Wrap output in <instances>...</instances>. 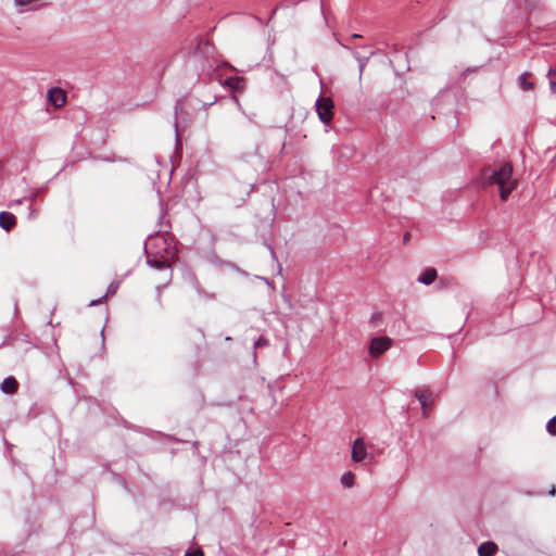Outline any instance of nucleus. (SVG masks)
Segmentation results:
<instances>
[{"label": "nucleus", "instance_id": "f03ea898", "mask_svg": "<svg viewBox=\"0 0 556 556\" xmlns=\"http://www.w3.org/2000/svg\"><path fill=\"white\" fill-rule=\"evenodd\" d=\"M152 244H155V245H159V244H164L166 245L164 251H165V255H162L161 256V260H152V258H148V264H150L151 266H154L155 268H163V267H166L168 268L169 267V264H168V258L173 257L175 255V248L170 247V244L167 243L166 239L163 237V236H157L153 239L152 242H150L148 244V249L150 251V253L154 254V255H157L160 252L156 251V252H153L152 251Z\"/></svg>", "mask_w": 556, "mask_h": 556}, {"label": "nucleus", "instance_id": "f8f14e48", "mask_svg": "<svg viewBox=\"0 0 556 556\" xmlns=\"http://www.w3.org/2000/svg\"><path fill=\"white\" fill-rule=\"evenodd\" d=\"M117 289H118V282H112L108 288L106 294L98 300L90 301L89 305L93 306L98 303H101L108 295H113Z\"/></svg>", "mask_w": 556, "mask_h": 556}, {"label": "nucleus", "instance_id": "423d86ee", "mask_svg": "<svg viewBox=\"0 0 556 556\" xmlns=\"http://www.w3.org/2000/svg\"><path fill=\"white\" fill-rule=\"evenodd\" d=\"M66 92L58 87L51 88L48 91V101L54 108H61L66 103Z\"/></svg>", "mask_w": 556, "mask_h": 556}, {"label": "nucleus", "instance_id": "9b49d317", "mask_svg": "<svg viewBox=\"0 0 556 556\" xmlns=\"http://www.w3.org/2000/svg\"><path fill=\"white\" fill-rule=\"evenodd\" d=\"M498 547L494 542H484L478 547L479 556H494Z\"/></svg>", "mask_w": 556, "mask_h": 556}, {"label": "nucleus", "instance_id": "7ed1b4c3", "mask_svg": "<svg viewBox=\"0 0 556 556\" xmlns=\"http://www.w3.org/2000/svg\"><path fill=\"white\" fill-rule=\"evenodd\" d=\"M333 102L330 98L320 97L316 101V112L318 114L319 119L328 125L332 121L333 117Z\"/></svg>", "mask_w": 556, "mask_h": 556}, {"label": "nucleus", "instance_id": "39448f33", "mask_svg": "<svg viewBox=\"0 0 556 556\" xmlns=\"http://www.w3.org/2000/svg\"><path fill=\"white\" fill-rule=\"evenodd\" d=\"M415 395L421 405L424 416H429L434 401L432 392L428 389H418L416 390Z\"/></svg>", "mask_w": 556, "mask_h": 556}, {"label": "nucleus", "instance_id": "20e7f679", "mask_svg": "<svg viewBox=\"0 0 556 556\" xmlns=\"http://www.w3.org/2000/svg\"><path fill=\"white\" fill-rule=\"evenodd\" d=\"M392 346V339L389 337H377L370 341L369 354L372 357H380Z\"/></svg>", "mask_w": 556, "mask_h": 556}, {"label": "nucleus", "instance_id": "f3484780", "mask_svg": "<svg viewBox=\"0 0 556 556\" xmlns=\"http://www.w3.org/2000/svg\"><path fill=\"white\" fill-rule=\"evenodd\" d=\"M226 84L231 87V88H238L239 84H240V79L239 78H229L226 80Z\"/></svg>", "mask_w": 556, "mask_h": 556}, {"label": "nucleus", "instance_id": "412c9836", "mask_svg": "<svg viewBox=\"0 0 556 556\" xmlns=\"http://www.w3.org/2000/svg\"><path fill=\"white\" fill-rule=\"evenodd\" d=\"M378 320H379V315H372L371 319H370V323L376 326L378 324Z\"/></svg>", "mask_w": 556, "mask_h": 556}, {"label": "nucleus", "instance_id": "aec40b11", "mask_svg": "<svg viewBox=\"0 0 556 556\" xmlns=\"http://www.w3.org/2000/svg\"><path fill=\"white\" fill-rule=\"evenodd\" d=\"M549 87L553 93H556V80L549 81Z\"/></svg>", "mask_w": 556, "mask_h": 556}, {"label": "nucleus", "instance_id": "9d476101", "mask_svg": "<svg viewBox=\"0 0 556 556\" xmlns=\"http://www.w3.org/2000/svg\"><path fill=\"white\" fill-rule=\"evenodd\" d=\"M438 277V273L434 268L425 269L418 277V282L426 286L431 285Z\"/></svg>", "mask_w": 556, "mask_h": 556}, {"label": "nucleus", "instance_id": "0eeeda50", "mask_svg": "<svg viewBox=\"0 0 556 556\" xmlns=\"http://www.w3.org/2000/svg\"><path fill=\"white\" fill-rule=\"evenodd\" d=\"M367 456V448L363 439L358 438L352 446V459L356 463L362 462Z\"/></svg>", "mask_w": 556, "mask_h": 556}, {"label": "nucleus", "instance_id": "dca6fc26", "mask_svg": "<svg viewBox=\"0 0 556 556\" xmlns=\"http://www.w3.org/2000/svg\"><path fill=\"white\" fill-rule=\"evenodd\" d=\"M547 431L553 434V435H556V416L553 417L548 424H547Z\"/></svg>", "mask_w": 556, "mask_h": 556}, {"label": "nucleus", "instance_id": "4be33fe9", "mask_svg": "<svg viewBox=\"0 0 556 556\" xmlns=\"http://www.w3.org/2000/svg\"><path fill=\"white\" fill-rule=\"evenodd\" d=\"M553 74H554V70L549 68L548 72H547V75H553Z\"/></svg>", "mask_w": 556, "mask_h": 556}, {"label": "nucleus", "instance_id": "f257e3e1", "mask_svg": "<svg viewBox=\"0 0 556 556\" xmlns=\"http://www.w3.org/2000/svg\"><path fill=\"white\" fill-rule=\"evenodd\" d=\"M486 179L488 184L498 186L500 197L503 201L508 199L518 185L517 179L513 177V166L509 163L502 164Z\"/></svg>", "mask_w": 556, "mask_h": 556}, {"label": "nucleus", "instance_id": "a211bd4d", "mask_svg": "<svg viewBox=\"0 0 556 556\" xmlns=\"http://www.w3.org/2000/svg\"><path fill=\"white\" fill-rule=\"evenodd\" d=\"M185 556H204V553L201 548H198L195 551L186 553Z\"/></svg>", "mask_w": 556, "mask_h": 556}, {"label": "nucleus", "instance_id": "2eb2a0df", "mask_svg": "<svg viewBox=\"0 0 556 556\" xmlns=\"http://www.w3.org/2000/svg\"><path fill=\"white\" fill-rule=\"evenodd\" d=\"M528 74H522L519 77V85L523 90H530L533 88V84L527 80Z\"/></svg>", "mask_w": 556, "mask_h": 556}, {"label": "nucleus", "instance_id": "ddd939ff", "mask_svg": "<svg viewBox=\"0 0 556 556\" xmlns=\"http://www.w3.org/2000/svg\"><path fill=\"white\" fill-rule=\"evenodd\" d=\"M341 483L345 488H352L355 483V475L351 471L345 472L341 478Z\"/></svg>", "mask_w": 556, "mask_h": 556}, {"label": "nucleus", "instance_id": "6e6552de", "mask_svg": "<svg viewBox=\"0 0 556 556\" xmlns=\"http://www.w3.org/2000/svg\"><path fill=\"white\" fill-rule=\"evenodd\" d=\"M16 224V217L9 212L0 213V227L7 231L11 230Z\"/></svg>", "mask_w": 556, "mask_h": 556}, {"label": "nucleus", "instance_id": "1a4fd4ad", "mask_svg": "<svg viewBox=\"0 0 556 556\" xmlns=\"http://www.w3.org/2000/svg\"><path fill=\"white\" fill-rule=\"evenodd\" d=\"M2 392L7 394H14L18 390V382L14 377H7L1 383Z\"/></svg>", "mask_w": 556, "mask_h": 556}, {"label": "nucleus", "instance_id": "4468645a", "mask_svg": "<svg viewBox=\"0 0 556 556\" xmlns=\"http://www.w3.org/2000/svg\"><path fill=\"white\" fill-rule=\"evenodd\" d=\"M354 56L356 58L357 62H358V67H359V76L363 75V72H364V68L369 60V55H362L361 53L358 52H355L354 53Z\"/></svg>", "mask_w": 556, "mask_h": 556}, {"label": "nucleus", "instance_id": "6ab92c4d", "mask_svg": "<svg viewBox=\"0 0 556 556\" xmlns=\"http://www.w3.org/2000/svg\"><path fill=\"white\" fill-rule=\"evenodd\" d=\"M266 344H267V340H266V339H263V338L258 339V340L255 342V346H256V348H262V346H264V345H266Z\"/></svg>", "mask_w": 556, "mask_h": 556}]
</instances>
